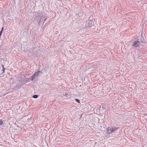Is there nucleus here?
Masks as SVG:
<instances>
[{
    "mask_svg": "<svg viewBox=\"0 0 147 147\" xmlns=\"http://www.w3.org/2000/svg\"><path fill=\"white\" fill-rule=\"evenodd\" d=\"M75 100L79 103H80V100L78 99H76Z\"/></svg>",
    "mask_w": 147,
    "mask_h": 147,
    "instance_id": "11",
    "label": "nucleus"
},
{
    "mask_svg": "<svg viewBox=\"0 0 147 147\" xmlns=\"http://www.w3.org/2000/svg\"><path fill=\"white\" fill-rule=\"evenodd\" d=\"M35 77L36 76L35 75H34V74L31 77V80H33L35 78Z\"/></svg>",
    "mask_w": 147,
    "mask_h": 147,
    "instance_id": "6",
    "label": "nucleus"
},
{
    "mask_svg": "<svg viewBox=\"0 0 147 147\" xmlns=\"http://www.w3.org/2000/svg\"><path fill=\"white\" fill-rule=\"evenodd\" d=\"M40 73L42 74V72L41 71H38V72H36L34 74L36 77H38L39 76Z\"/></svg>",
    "mask_w": 147,
    "mask_h": 147,
    "instance_id": "5",
    "label": "nucleus"
},
{
    "mask_svg": "<svg viewBox=\"0 0 147 147\" xmlns=\"http://www.w3.org/2000/svg\"><path fill=\"white\" fill-rule=\"evenodd\" d=\"M68 95V93L67 92H65L64 94V96L67 97Z\"/></svg>",
    "mask_w": 147,
    "mask_h": 147,
    "instance_id": "10",
    "label": "nucleus"
},
{
    "mask_svg": "<svg viewBox=\"0 0 147 147\" xmlns=\"http://www.w3.org/2000/svg\"><path fill=\"white\" fill-rule=\"evenodd\" d=\"M3 28H4L3 27L2 28L1 30V31H2V32L3 31Z\"/></svg>",
    "mask_w": 147,
    "mask_h": 147,
    "instance_id": "12",
    "label": "nucleus"
},
{
    "mask_svg": "<svg viewBox=\"0 0 147 147\" xmlns=\"http://www.w3.org/2000/svg\"><path fill=\"white\" fill-rule=\"evenodd\" d=\"M141 40H142L140 41L138 40L135 41L134 42L132 46L134 48H136L138 47H139L140 44V42L142 43H143L144 42V40H142V39Z\"/></svg>",
    "mask_w": 147,
    "mask_h": 147,
    "instance_id": "3",
    "label": "nucleus"
},
{
    "mask_svg": "<svg viewBox=\"0 0 147 147\" xmlns=\"http://www.w3.org/2000/svg\"><path fill=\"white\" fill-rule=\"evenodd\" d=\"M3 123V121L2 120H0V125H1Z\"/></svg>",
    "mask_w": 147,
    "mask_h": 147,
    "instance_id": "9",
    "label": "nucleus"
},
{
    "mask_svg": "<svg viewBox=\"0 0 147 147\" xmlns=\"http://www.w3.org/2000/svg\"><path fill=\"white\" fill-rule=\"evenodd\" d=\"M38 97V96L37 95H35L33 96V97L35 98H36Z\"/></svg>",
    "mask_w": 147,
    "mask_h": 147,
    "instance_id": "8",
    "label": "nucleus"
},
{
    "mask_svg": "<svg viewBox=\"0 0 147 147\" xmlns=\"http://www.w3.org/2000/svg\"><path fill=\"white\" fill-rule=\"evenodd\" d=\"M2 67L3 68V72H2V74L4 72V71L5 70V69L4 67V65H2Z\"/></svg>",
    "mask_w": 147,
    "mask_h": 147,
    "instance_id": "7",
    "label": "nucleus"
},
{
    "mask_svg": "<svg viewBox=\"0 0 147 147\" xmlns=\"http://www.w3.org/2000/svg\"><path fill=\"white\" fill-rule=\"evenodd\" d=\"M118 127H109L107 128V131L109 134H111L117 130Z\"/></svg>",
    "mask_w": 147,
    "mask_h": 147,
    "instance_id": "2",
    "label": "nucleus"
},
{
    "mask_svg": "<svg viewBox=\"0 0 147 147\" xmlns=\"http://www.w3.org/2000/svg\"><path fill=\"white\" fill-rule=\"evenodd\" d=\"M39 17L40 19L39 23V25H42L45 22V21L46 19L45 18L43 17L40 16Z\"/></svg>",
    "mask_w": 147,
    "mask_h": 147,
    "instance_id": "4",
    "label": "nucleus"
},
{
    "mask_svg": "<svg viewBox=\"0 0 147 147\" xmlns=\"http://www.w3.org/2000/svg\"><path fill=\"white\" fill-rule=\"evenodd\" d=\"M93 17H89L88 20L84 23L83 26L86 27H91L94 25V22L92 20Z\"/></svg>",
    "mask_w": 147,
    "mask_h": 147,
    "instance_id": "1",
    "label": "nucleus"
}]
</instances>
